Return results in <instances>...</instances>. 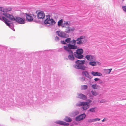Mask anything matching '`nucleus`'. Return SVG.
<instances>
[{
    "label": "nucleus",
    "instance_id": "f257e3e1",
    "mask_svg": "<svg viewBox=\"0 0 126 126\" xmlns=\"http://www.w3.org/2000/svg\"><path fill=\"white\" fill-rule=\"evenodd\" d=\"M50 17L49 15L46 16L44 23L46 24H48L49 25H53L55 24L56 22L53 19H50Z\"/></svg>",
    "mask_w": 126,
    "mask_h": 126
},
{
    "label": "nucleus",
    "instance_id": "f03ea898",
    "mask_svg": "<svg viewBox=\"0 0 126 126\" xmlns=\"http://www.w3.org/2000/svg\"><path fill=\"white\" fill-rule=\"evenodd\" d=\"M83 52V50L82 49H78L76 52H74V55L77 58L79 59H81L83 57L82 54Z\"/></svg>",
    "mask_w": 126,
    "mask_h": 126
},
{
    "label": "nucleus",
    "instance_id": "7ed1b4c3",
    "mask_svg": "<svg viewBox=\"0 0 126 126\" xmlns=\"http://www.w3.org/2000/svg\"><path fill=\"white\" fill-rule=\"evenodd\" d=\"M76 40L78 41L77 44L79 45L83 44L86 42V40L85 39V36H80L77 38Z\"/></svg>",
    "mask_w": 126,
    "mask_h": 126
},
{
    "label": "nucleus",
    "instance_id": "20e7f679",
    "mask_svg": "<svg viewBox=\"0 0 126 126\" xmlns=\"http://www.w3.org/2000/svg\"><path fill=\"white\" fill-rule=\"evenodd\" d=\"M78 106L79 107L82 106V109L84 110H86L89 107V103L88 102H80Z\"/></svg>",
    "mask_w": 126,
    "mask_h": 126
},
{
    "label": "nucleus",
    "instance_id": "39448f33",
    "mask_svg": "<svg viewBox=\"0 0 126 126\" xmlns=\"http://www.w3.org/2000/svg\"><path fill=\"white\" fill-rule=\"evenodd\" d=\"M56 33L59 36L61 37L66 38L68 37V35L63 32L61 31H57Z\"/></svg>",
    "mask_w": 126,
    "mask_h": 126
},
{
    "label": "nucleus",
    "instance_id": "423d86ee",
    "mask_svg": "<svg viewBox=\"0 0 126 126\" xmlns=\"http://www.w3.org/2000/svg\"><path fill=\"white\" fill-rule=\"evenodd\" d=\"M15 21L20 24H22L25 23V19L20 17H16Z\"/></svg>",
    "mask_w": 126,
    "mask_h": 126
},
{
    "label": "nucleus",
    "instance_id": "0eeeda50",
    "mask_svg": "<svg viewBox=\"0 0 126 126\" xmlns=\"http://www.w3.org/2000/svg\"><path fill=\"white\" fill-rule=\"evenodd\" d=\"M86 115L84 113L81 114L76 117L75 120L77 121H79L84 119Z\"/></svg>",
    "mask_w": 126,
    "mask_h": 126
},
{
    "label": "nucleus",
    "instance_id": "6e6552de",
    "mask_svg": "<svg viewBox=\"0 0 126 126\" xmlns=\"http://www.w3.org/2000/svg\"><path fill=\"white\" fill-rule=\"evenodd\" d=\"M1 18L0 17V20L3 21L7 26L10 27V25L8 23L9 22H10V20L3 16H1Z\"/></svg>",
    "mask_w": 126,
    "mask_h": 126
},
{
    "label": "nucleus",
    "instance_id": "1a4fd4ad",
    "mask_svg": "<svg viewBox=\"0 0 126 126\" xmlns=\"http://www.w3.org/2000/svg\"><path fill=\"white\" fill-rule=\"evenodd\" d=\"M26 16V20L29 22L32 21L33 18L32 16V15L31 14H28L27 13L25 14Z\"/></svg>",
    "mask_w": 126,
    "mask_h": 126
},
{
    "label": "nucleus",
    "instance_id": "9d476101",
    "mask_svg": "<svg viewBox=\"0 0 126 126\" xmlns=\"http://www.w3.org/2000/svg\"><path fill=\"white\" fill-rule=\"evenodd\" d=\"M37 17L39 18H43L45 16V14L44 12L43 11H41L39 12L37 14Z\"/></svg>",
    "mask_w": 126,
    "mask_h": 126
},
{
    "label": "nucleus",
    "instance_id": "9b49d317",
    "mask_svg": "<svg viewBox=\"0 0 126 126\" xmlns=\"http://www.w3.org/2000/svg\"><path fill=\"white\" fill-rule=\"evenodd\" d=\"M82 75L89 79H91L92 77L89 75V73L87 71H83L82 72Z\"/></svg>",
    "mask_w": 126,
    "mask_h": 126
},
{
    "label": "nucleus",
    "instance_id": "f8f14e48",
    "mask_svg": "<svg viewBox=\"0 0 126 126\" xmlns=\"http://www.w3.org/2000/svg\"><path fill=\"white\" fill-rule=\"evenodd\" d=\"M69 55L68 56V59L71 61H73L74 60V57L73 55V53L72 51L71 53H69Z\"/></svg>",
    "mask_w": 126,
    "mask_h": 126
},
{
    "label": "nucleus",
    "instance_id": "ddd939ff",
    "mask_svg": "<svg viewBox=\"0 0 126 126\" xmlns=\"http://www.w3.org/2000/svg\"><path fill=\"white\" fill-rule=\"evenodd\" d=\"M85 63V61L84 60H77L76 61L75 63H76V64L75 65H81V64H84Z\"/></svg>",
    "mask_w": 126,
    "mask_h": 126
},
{
    "label": "nucleus",
    "instance_id": "4468645a",
    "mask_svg": "<svg viewBox=\"0 0 126 126\" xmlns=\"http://www.w3.org/2000/svg\"><path fill=\"white\" fill-rule=\"evenodd\" d=\"M85 58L88 60L90 61H93L94 58V56L91 55H87L86 56Z\"/></svg>",
    "mask_w": 126,
    "mask_h": 126
},
{
    "label": "nucleus",
    "instance_id": "2eb2a0df",
    "mask_svg": "<svg viewBox=\"0 0 126 126\" xmlns=\"http://www.w3.org/2000/svg\"><path fill=\"white\" fill-rule=\"evenodd\" d=\"M75 30V28L73 27H69L65 30V32L66 33H69L71 32H72Z\"/></svg>",
    "mask_w": 126,
    "mask_h": 126
},
{
    "label": "nucleus",
    "instance_id": "dca6fc26",
    "mask_svg": "<svg viewBox=\"0 0 126 126\" xmlns=\"http://www.w3.org/2000/svg\"><path fill=\"white\" fill-rule=\"evenodd\" d=\"M74 67L77 69H80L82 70H85L86 67L82 65H74Z\"/></svg>",
    "mask_w": 126,
    "mask_h": 126
},
{
    "label": "nucleus",
    "instance_id": "f3484780",
    "mask_svg": "<svg viewBox=\"0 0 126 126\" xmlns=\"http://www.w3.org/2000/svg\"><path fill=\"white\" fill-rule=\"evenodd\" d=\"M78 96L79 98L84 100H85L87 98V97L85 95L81 93L79 94Z\"/></svg>",
    "mask_w": 126,
    "mask_h": 126
},
{
    "label": "nucleus",
    "instance_id": "a211bd4d",
    "mask_svg": "<svg viewBox=\"0 0 126 126\" xmlns=\"http://www.w3.org/2000/svg\"><path fill=\"white\" fill-rule=\"evenodd\" d=\"M67 46L70 49H76L77 48V46H75V45H71L70 44H68L67 45Z\"/></svg>",
    "mask_w": 126,
    "mask_h": 126
},
{
    "label": "nucleus",
    "instance_id": "6ab92c4d",
    "mask_svg": "<svg viewBox=\"0 0 126 126\" xmlns=\"http://www.w3.org/2000/svg\"><path fill=\"white\" fill-rule=\"evenodd\" d=\"M56 123L57 124L61 125L67 126L69 125V124L63 121H56Z\"/></svg>",
    "mask_w": 126,
    "mask_h": 126
},
{
    "label": "nucleus",
    "instance_id": "aec40b11",
    "mask_svg": "<svg viewBox=\"0 0 126 126\" xmlns=\"http://www.w3.org/2000/svg\"><path fill=\"white\" fill-rule=\"evenodd\" d=\"M91 74L94 76H100L102 75V74L101 73L98 72L92 71L91 72Z\"/></svg>",
    "mask_w": 126,
    "mask_h": 126
},
{
    "label": "nucleus",
    "instance_id": "412c9836",
    "mask_svg": "<svg viewBox=\"0 0 126 126\" xmlns=\"http://www.w3.org/2000/svg\"><path fill=\"white\" fill-rule=\"evenodd\" d=\"M79 113V112L78 111L76 110L71 112L70 114V115L72 117L78 115Z\"/></svg>",
    "mask_w": 126,
    "mask_h": 126
},
{
    "label": "nucleus",
    "instance_id": "4be33fe9",
    "mask_svg": "<svg viewBox=\"0 0 126 126\" xmlns=\"http://www.w3.org/2000/svg\"><path fill=\"white\" fill-rule=\"evenodd\" d=\"M69 24L67 22H64L63 24L62 25V27L67 28L69 27Z\"/></svg>",
    "mask_w": 126,
    "mask_h": 126
},
{
    "label": "nucleus",
    "instance_id": "5701e85b",
    "mask_svg": "<svg viewBox=\"0 0 126 126\" xmlns=\"http://www.w3.org/2000/svg\"><path fill=\"white\" fill-rule=\"evenodd\" d=\"M63 47L64 49L65 50L67 51L68 53L72 52V51L69 48L68 46L67 47V46H64Z\"/></svg>",
    "mask_w": 126,
    "mask_h": 126
},
{
    "label": "nucleus",
    "instance_id": "b1692460",
    "mask_svg": "<svg viewBox=\"0 0 126 126\" xmlns=\"http://www.w3.org/2000/svg\"><path fill=\"white\" fill-rule=\"evenodd\" d=\"M97 62L92 61H91L89 62V64L90 65L92 66H95L97 65Z\"/></svg>",
    "mask_w": 126,
    "mask_h": 126
},
{
    "label": "nucleus",
    "instance_id": "393cba45",
    "mask_svg": "<svg viewBox=\"0 0 126 126\" xmlns=\"http://www.w3.org/2000/svg\"><path fill=\"white\" fill-rule=\"evenodd\" d=\"M64 120L66 122H70L72 121V119L70 118L67 116L65 117Z\"/></svg>",
    "mask_w": 126,
    "mask_h": 126
},
{
    "label": "nucleus",
    "instance_id": "a878e982",
    "mask_svg": "<svg viewBox=\"0 0 126 126\" xmlns=\"http://www.w3.org/2000/svg\"><path fill=\"white\" fill-rule=\"evenodd\" d=\"M12 10V8L10 7L4 8V12H7L11 11Z\"/></svg>",
    "mask_w": 126,
    "mask_h": 126
},
{
    "label": "nucleus",
    "instance_id": "bb28decb",
    "mask_svg": "<svg viewBox=\"0 0 126 126\" xmlns=\"http://www.w3.org/2000/svg\"><path fill=\"white\" fill-rule=\"evenodd\" d=\"M63 22V21L62 19H61L58 21V26H62Z\"/></svg>",
    "mask_w": 126,
    "mask_h": 126
},
{
    "label": "nucleus",
    "instance_id": "cd10ccee",
    "mask_svg": "<svg viewBox=\"0 0 126 126\" xmlns=\"http://www.w3.org/2000/svg\"><path fill=\"white\" fill-rule=\"evenodd\" d=\"M9 18L12 21H15L16 20V18L14 17V16L11 15H10Z\"/></svg>",
    "mask_w": 126,
    "mask_h": 126
},
{
    "label": "nucleus",
    "instance_id": "c85d7f7f",
    "mask_svg": "<svg viewBox=\"0 0 126 126\" xmlns=\"http://www.w3.org/2000/svg\"><path fill=\"white\" fill-rule=\"evenodd\" d=\"M100 120V119L98 118H96L94 119H93L92 120H90L89 122H95L97 121H99Z\"/></svg>",
    "mask_w": 126,
    "mask_h": 126
},
{
    "label": "nucleus",
    "instance_id": "c756f323",
    "mask_svg": "<svg viewBox=\"0 0 126 126\" xmlns=\"http://www.w3.org/2000/svg\"><path fill=\"white\" fill-rule=\"evenodd\" d=\"M91 93L92 95L94 96H96L98 94V93L95 91H91Z\"/></svg>",
    "mask_w": 126,
    "mask_h": 126
},
{
    "label": "nucleus",
    "instance_id": "7c9ffc66",
    "mask_svg": "<svg viewBox=\"0 0 126 126\" xmlns=\"http://www.w3.org/2000/svg\"><path fill=\"white\" fill-rule=\"evenodd\" d=\"M88 88V86L86 85H83L81 86V88L82 90H85Z\"/></svg>",
    "mask_w": 126,
    "mask_h": 126
},
{
    "label": "nucleus",
    "instance_id": "2f4dec72",
    "mask_svg": "<svg viewBox=\"0 0 126 126\" xmlns=\"http://www.w3.org/2000/svg\"><path fill=\"white\" fill-rule=\"evenodd\" d=\"M3 15L7 18H9L10 14L7 13H4Z\"/></svg>",
    "mask_w": 126,
    "mask_h": 126
},
{
    "label": "nucleus",
    "instance_id": "473e14b6",
    "mask_svg": "<svg viewBox=\"0 0 126 126\" xmlns=\"http://www.w3.org/2000/svg\"><path fill=\"white\" fill-rule=\"evenodd\" d=\"M95 108H90L89 109V111L91 112H95Z\"/></svg>",
    "mask_w": 126,
    "mask_h": 126
},
{
    "label": "nucleus",
    "instance_id": "72a5a7b5",
    "mask_svg": "<svg viewBox=\"0 0 126 126\" xmlns=\"http://www.w3.org/2000/svg\"><path fill=\"white\" fill-rule=\"evenodd\" d=\"M112 70V69L110 68V69H105V70L106 72L107 73H108V74H109L110 72Z\"/></svg>",
    "mask_w": 126,
    "mask_h": 126
},
{
    "label": "nucleus",
    "instance_id": "f704fd0d",
    "mask_svg": "<svg viewBox=\"0 0 126 126\" xmlns=\"http://www.w3.org/2000/svg\"><path fill=\"white\" fill-rule=\"evenodd\" d=\"M71 40V38H68L65 40V41L67 43H69L70 42Z\"/></svg>",
    "mask_w": 126,
    "mask_h": 126
},
{
    "label": "nucleus",
    "instance_id": "c9c22d12",
    "mask_svg": "<svg viewBox=\"0 0 126 126\" xmlns=\"http://www.w3.org/2000/svg\"><path fill=\"white\" fill-rule=\"evenodd\" d=\"M96 84H93L92 85V87L94 89H97V88L96 87Z\"/></svg>",
    "mask_w": 126,
    "mask_h": 126
},
{
    "label": "nucleus",
    "instance_id": "e433bc0d",
    "mask_svg": "<svg viewBox=\"0 0 126 126\" xmlns=\"http://www.w3.org/2000/svg\"><path fill=\"white\" fill-rule=\"evenodd\" d=\"M4 8L2 7H0V11L4 13Z\"/></svg>",
    "mask_w": 126,
    "mask_h": 126
},
{
    "label": "nucleus",
    "instance_id": "4c0bfd02",
    "mask_svg": "<svg viewBox=\"0 0 126 126\" xmlns=\"http://www.w3.org/2000/svg\"><path fill=\"white\" fill-rule=\"evenodd\" d=\"M55 40L56 41H59V38L58 36H56L55 37Z\"/></svg>",
    "mask_w": 126,
    "mask_h": 126
},
{
    "label": "nucleus",
    "instance_id": "58836bf2",
    "mask_svg": "<svg viewBox=\"0 0 126 126\" xmlns=\"http://www.w3.org/2000/svg\"><path fill=\"white\" fill-rule=\"evenodd\" d=\"M122 8L124 11L126 12V6H123L122 7Z\"/></svg>",
    "mask_w": 126,
    "mask_h": 126
},
{
    "label": "nucleus",
    "instance_id": "ea45409f",
    "mask_svg": "<svg viewBox=\"0 0 126 126\" xmlns=\"http://www.w3.org/2000/svg\"><path fill=\"white\" fill-rule=\"evenodd\" d=\"M72 41H73V44L75 45L76 44V41H77L76 40H75L74 39V40H73Z\"/></svg>",
    "mask_w": 126,
    "mask_h": 126
},
{
    "label": "nucleus",
    "instance_id": "a19ab883",
    "mask_svg": "<svg viewBox=\"0 0 126 126\" xmlns=\"http://www.w3.org/2000/svg\"><path fill=\"white\" fill-rule=\"evenodd\" d=\"M61 43L62 44H66V43H65V41H61Z\"/></svg>",
    "mask_w": 126,
    "mask_h": 126
},
{
    "label": "nucleus",
    "instance_id": "79ce46f5",
    "mask_svg": "<svg viewBox=\"0 0 126 126\" xmlns=\"http://www.w3.org/2000/svg\"><path fill=\"white\" fill-rule=\"evenodd\" d=\"M94 80L95 81H97L99 80V79L97 78H96L94 79Z\"/></svg>",
    "mask_w": 126,
    "mask_h": 126
},
{
    "label": "nucleus",
    "instance_id": "37998d69",
    "mask_svg": "<svg viewBox=\"0 0 126 126\" xmlns=\"http://www.w3.org/2000/svg\"><path fill=\"white\" fill-rule=\"evenodd\" d=\"M99 82L100 84H104V82L101 80H100L99 81Z\"/></svg>",
    "mask_w": 126,
    "mask_h": 126
},
{
    "label": "nucleus",
    "instance_id": "c03bdc74",
    "mask_svg": "<svg viewBox=\"0 0 126 126\" xmlns=\"http://www.w3.org/2000/svg\"><path fill=\"white\" fill-rule=\"evenodd\" d=\"M105 121V118H104L103 120H102V122H104Z\"/></svg>",
    "mask_w": 126,
    "mask_h": 126
},
{
    "label": "nucleus",
    "instance_id": "a18cd8bd",
    "mask_svg": "<svg viewBox=\"0 0 126 126\" xmlns=\"http://www.w3.org/2000/svg\"><path fill=\"white\" fill-rule=\"evenodd\" d=\"M89 102L90 103L91 102V101L90 100H89Z\"/></svg>",
    "mask_w": 126,
    "mask_h": 126
},
{
    "label": "nucleus",
    "instance_id": "49530a36",
    "mask_svg": "<svg viewBox=\"0 0 126 126\" xmlns=\"http://www.w3.org/2000/svg\"><path fill=\"white\" fill-rule=\"evenodd\" d=\"M101 102H102V101H101Z\"/></svg>",
    "mask_w": 126,
    "mask_h": 126
},
{
    "label": "nucleus",
    "instance_id": "de8ad7c7",
    "mask_svg": "<svg viewBox=\"0 0 126 126\" xmlns=\"http://www.w3.org/2000/svg\"><path fill=\"white\" fill-rule=\"evenodd\" d=\"M124 0H122L123 1H124Z\"/></svg>",
    "mask_w": 126,
    "mask_h": 126
}]
</instances>
